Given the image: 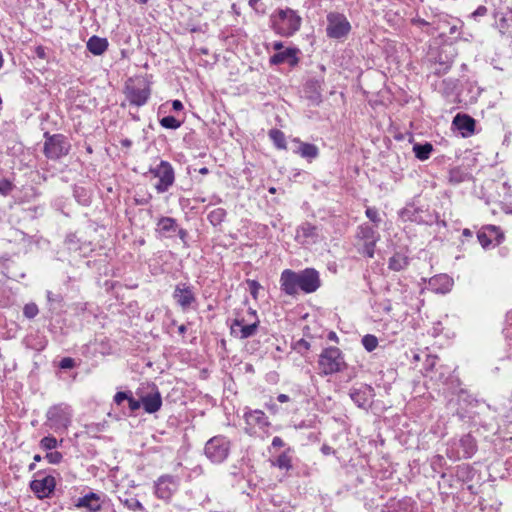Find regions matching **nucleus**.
Returning a JSON list of instances; mask_svg holds the SVG:
<instances>
[{"label": "nucleus", "instance_id": "1", "mask_svg": "<svg viewBox=\"0 0 512 512\" xmlns=\"http://www.w3.org/2000/svg\"><path fill=\"white\" fill-rule=\"evenodd\" d=\"M320 286V275L314 268H306L299 272L285 269L280 276L281 291L289 296H296L299 291L310 294L318 290Z\"/></svg>", "mask_w": 512, "mask_h": 512}, {"label": "nucleus", "instance_id": "2", "mask_svg": "<svg viewBox=\"0 0 512 512\" xmlns=\"http://www.w3.org/2000/svg\"><path fill=\"white\" fill-rule=\"evenodd\" d=\"M270 27L281 37H291L300 30L302 18L297 11L286 7L277 9L270 15Z\"/></svg>", "mask_w": 512, "mask_h": 512}, {"label": "nucleus", "instance_id": "3", "mask_svg": "<svg viewBox=\"0 0 512 512\" xmlns=\"http://www.w3.org/2000/svg\"><path fill=\"white\" fill-rule=\"evenodd\" d=\"M318 367L321 375L328 376L344 371L347 363L342 351L338 347L330 346L319 355Z\"/></svg>", "mask_w": 512, "mask_h": 512}, {"label": "nucleus", "instance_id": "4", "mask_svg": "<svg viewBox=\"0 0 512 512\" xmlns=\"http://www.w3.org/2000/svg\"><path fill=\"white\" fill-rule=\"evenodd\" d=\"M43 136L45 139L43 153L48 159L59 160L68 155L71 144L65 135L45 132Z\"/></svg>", "mask_w": 512, "mask_h": 512}, {"label": "nucleus", "instance_id": "5", "mask_svg": "<svg viewBox=\"0 0 512 512\" xmlns=\"http://www.w3.org/2000/svg\"><path fill=\"white\" fill-rule=\"evenodd\" d=\"M151 94L149 83L142 77L128 79L125 85V95L131 105L137 107L147 103Z\"/></svg>", "mask_w": 512, "mask_h": 512}, {"label": "nucleus", "instance_id": "6", "mask_svg": "<svg viewBox=\"0 0 512 512\" xmlns=\"http://www.w3.org/2000/svg\"><path fill=\"white\" fill-rule=\"evenodd\" d=\"M327 26L326 35L330 39H343L348 36L351 31V24L347 17L339 12H330L326 16Z\"/></svg>", "mask_w": 512, "mask_h": 512}, {"label": "nucleus", "instance_id": "7", "mask_svg": "<svg viewBox=\"0 0 512 512\" xmlns=\"http://www.w3.org/2000/svg\"><path fill=\"white\" fill-rule=\"evenodd\" d=\"M230 441L222 435L214 436L206 442L204 453L213 463H222L229 455Z\"/></svg>", "mask_w": 512, "mask_h": 512}, {"label": "nucleus", "instance_id": "8", "mask_svg": "<svg viewBox=\"0 0 512 512\" xmlns=\"http://www.w3.org/2000/svg\"><path fill=\"white\" fill-rule=\"evenodd\" d=\"M356 238L363 241L362 253L368 258H373L376 243L380 239V234L378 233L377 228L369 225L368 223H363L357 227Z\"/></svg>", "mask_w": 512, "mask_h": 512}, {"label": "nucleus", "instance_id": "9", "mask_svg": "<svg viewBox=\"0 0 512 512\" xmlns=\"http://www.w3.org/2000/svg\"><path fill=\"white\" fill-rule=\"evenodd\" d=\"M150 173L159 178V182L155 185L156 191L161 194L168 191L175 181V173L172 165L162 160L155 168H150Z\"/></svg>", "mask_w": 512, "mask_h": 512}, {"label": "nucleus", "instance_id": "10", "mask_svg": "<svg viewBox=\"0 0 512 512\" xmlns=\"http://www.w3.org/2000/svg\"><path fill=\"white\" fill-rule=\"evenodd\" d=\"M172 297L182 311L194 309L197 305V298L194 288L188 283H179L175 286Z\"/></svg>", "mask_w": 512, "mask_h": 512}, {"label": "nucleus", "instance_id": "11", "mask_svg": "<svg viewBox=\"0 0 512 512\" xmlns=\"http://www.w3.org/2000/svg\"><path fill=\"white\" fill-rule=\"evenodd\" d=\"M178 486V481L174 476L165 474L154 482V494L158 499L169 501Z\"/></svg>", "mask_w": 512, "mask_h": 512}, {"label": "nucleus", "instance_id": "12", "mask_svg": "<svg viewBox=\"0 0 512 512\" xmlns=\"http://www.w3.org/2000/svg\"><path fill=\"white\" fill-rule=\"evenodd\" d=\"M504 238V233L500 227L495 225L483 226L477 232V239L484 249L489 248L492 244L500 245L504 241Z\"/></svg>", "mask_w": 512, "mask_h": 512}, {"label": "nucleus", "instance_id": "13", "mask_svg": "<svg viewBox=\"0 0 512 512\" xmlns=\"http://www.w3.org/2000/svg\"><path fill=\"white\" fill-rule=\"evenodd\" d=\"M349 396L359 408L367 409L375 397V390L371 385L360 384L358 387L353 386L350 389Z\"/></svg>", "mask_w": 512, "mask_h": 512}, {"label": "nucleus", "instance_id": "14", "mask_svg": "<svg viewBox=\"0 0 512 512\" xmlns=\"http://www.w3.org/2000/svg\"><path fill=\"white\" fill-rule=\"evenodd\" d=\"M105 502L101 500V496L95 492H89L79 497L74 506L77 509H85L86 512H100L104 508Z\"/></svg>", "mask_w": 512, "mask_h": 512}, {"label": "nucleus", "instance_id": "15", "mask_svg": "<svg viewBox=\"0 0 512 512\" xmlns=\"http://www.w3.org/2000/svg\"><path fill=\"white\" fill-rule=\"evenodd\" d=\"M300 49L297 47H289L283 51L276 52L269 59L271 65H280L287 63L291 67H295L299 63Z\"/></svg>", "mask_w": 512, "mask_h": 512}, {"label": "nucleus", "instance_id": "16", "mask_svg": "<svg viewBox=\"0 0 512 512\" xmlns=\"http://www.w3.org/2000/svg\"><path fill=\"white\" fill-rule=\"evenodd\" d=\"M55 485V478L51 475H48L40 480H32L30 482V489L39 499H43L48 497L53 492Z\"/></svg>", "mask_w": 512, "mask_h": 512}, {"label": "nucleus", "instance_id": "17", "mask_svg": "<svg viewBox=\"0 0 512 512\" xmlns=\"http://www.w3.org/2000/svg\"><path fill=\"white\" fill-rule=\"evenodd\" d=\"M47 419L56 428H66L70 423V415L66 409L55 405L47 411Z\"/></svg>", "mask_w": 512, "mask_h": 512}, {"label": "nucleus", "instance_id": "18", "mask_svg": "<svg viewBox=\"0 0 512 512\" xmlns=\"http://www.w3.org/2000/svg\"><path fill=\"white\" fill-rule=\"evenodd\" d=\"M244 419L249 430L264 429L270 425L268 417L262 410H250L244 413Z\"/></svg>", "mask_w": 512, "mask_h": 512}, {"label": "nucleus", "instance_id": "19", "mask_svg": "<svg viewBox=\"0 0 512 512\" xmlns=\"http://www.w3.org/2000/svg\"><path fill=\"white\" fill-rule=\"evenodd\" d=\"M415 502L410 497L390 499L381 512H414Z\"/></svg>", "mask_w": 512, "mask_h": 512}, {"label": "nucleus", "instance_id": "20", "mask_svg": "<svg viewBox=\"0 0 512 512\" xmlns=\"http://www.w3.org/2000/svg\"><path fill=\"white\" fill-rule=\"evenodd\" d=\"M452 123L464 137L471 136L475 131L476 121L468 114L458 113Z\"/></svg>", "mask_w": 512, "mask_h": 512}, {"label": "nucleus", "instance_id": "21", "mask_svg": "<svg viewBox=\"0 0 512 512\" xmlns=\"http://www.w3.org/2000/svg\"><path fill=\"white\" fill-rule=\"evenodd\" d=\"M292 141L297 145L293 152L307 161L311 162L319 156V148L315 144L303 142L299 138Z\"/></svg>", "mask_w": 512, "mask_h": 512}, {"label": "nucleus", "instance_id": "22", "mask_svg": "<svg viewBox=\"0 0 512 512\" xmlns=\"http://www.w3.org/2000/svg\"><path fill=\"white\" fill-rule=\"evenodd\" d=\"M459 447L462 454L458 453V459H469L477 452V443L471 434H465L459 439Z\"/></svg>", "mask_w": 512, "mask_h": 512}, {"label": "nucleus", "instance_id": "23", "mask_svg": "<svg viewBox=\"0 0 512 512\" xmlns=\"http://www.w3.org/2000/svg\"><path fill=\"white\" fill-rule=\"evenodd\" d=\"M142 406L145 412L152 414L160 410L162 406V397L158 390L148 393L141 397Z\"/></svg>", "mask_w": 512, "mask_h": 512}, {"label": "nucleus", "instance_id": "24", "mask_svg": "<svg viewBox=\"0 0 512 512\" xmlns=\"http://www.w3.org/2000/svg\"><path fill=\"white\" fill-rule=\"evenodd\" d=\"M248 314L252 318H254V320L250 322L249 325L243 326L242 328L238 329V336H236L237 338L247 339L249 337L254 336L258 331L260 321L258 319L256 311L253 310L252 308H249Z\"/></svg>", "mask_w": 512, "mask_h": 512}, {"label": "nucleus", "instance_id": "25", "mask_svg": "<svg viewBox=\"0 0 512 512\" xmlns=\"http://www.w3.org/2000/svg\"><path fill=\"white\" fill-rule=\"evenodd\" d=\"M87 49L93 55L99 56L102 55L108 48V41L106 38H101L98 36H92L87 41Z\"/></svg>", "mask_w": 512, "mask_h": 512}, {"label": "nucleus", "instance_id": "26", "mask_svg": "<svg viewBox=\"0 0 512 512\" xmlns=\"http://www.w3.org/2000/svg\"><path fill=\"white\" fill-rule=\"evenodd\" d=\"M118 500L131 511H146V508L143 506V504L137 498L132 496L128 491H126L123 495L118 496Z\"/></svg>", "mask_w": 512, "mask_h": 512}, {"label": "nucleus", "instance_id": "27", "mask_svg": "<svg viewBox=\"0 0 512 512\" xmlns=\"http://www.w3.org/2000/svg\"><path fill=\"white\" fill-rule=\"evenodd\" d=\"M429 285L437 293H446L450 290L452 281L447 275H439L431 278Z\"/></svg>", "mask_w": 512, "mask_h": 512}, {"label": "nucleus", "instance_id": "28", "mask_svg": "<svg viewBox=\"0 0 512 512\" xmlns=\"http://www.w3.org/2000/svg\"><path fill=\"white\" fill-rule=\"evenodd\" d=\"M47 302L49 305V311L52 314H59L64 306V298L60 293H54L52 291L46 292Z\"/></svg>", "mask_w": 512, "mask_h": 512}, {"label": "nucleus", "instance_id": "29", "mask_svg": "<svg viewBox=\"0 0 512 512\" xmlns=\"http://www.w3.org/2000/svg\"><path fill=\"white\" fill-rule=\"evenodd\" d=\"M293 451L291 447H288L285 451H283L274 461H272V465L281 469L289 471L292 469V458L290 453Z\"/></svg>", "mask_w": 512, "mask_h": 512}, {"label": "nucleus", "instance_id": "30", "mask_svg": "<svg viewBox=\"0 0 512 512\" xmlns=\"http://www.w3.org/2000/svg\"><path fill=\"white\" fill-rule=\"evenodd\" d=\"M409 264V258L400 253L396 252L393 256L389 258L388 268L392 271H401L405 269Z\"/></svg>", "mask_w": 512, "mask_h": 512}, {"label": "nucleus", "instance_id": "31", "mask_svg": "<svg viewBox=\"0 0 512 512\" xmlns=\"http://www.w3.org/2000/svg\"><path fill=\"white\" fill-rule=\"evenodd\" d=\"M470 179V173L466 168L454 167L449 170L448 180L451 184L457 185Z\"/></svg>", "mask_w": 512, "mask_h": 512}, {"label": "nucleus", "instance_id": "32", "mask_svg": "<svg viewBox=\"0 0 512 512\" xmlns=\"http://www.w3.org/2000/svg\"><path fill=\"white\" fill-rule=\"evenodd\" d=\"M177 229L178 224L172 217H161L157 223V231L164 235L176 232Z\"/></svg>", "mask_w": 512, "mask_h": 512}, {"label": "nucleus", "instance_id": "33", "mask_svg": "<svg viewBox=\"0 0 512 512\" xmlns=\"http://www.w3.org/2000/svg\"><path fill=\"white\" fill-rule=\"evenodd\" d=\"M433 150H434V147L429 142H425L423 144H421V143L413 144V152L415 154V157L417 159H419L420 161H425V160L429 159Z\"/></svg>", "mask_w": 512, "mask_h": 512}, {"label": "nucleus", "instance_id": "34", "mask_svg": "<svg viewBox=\"0 0 512 512\" xmlns=\"http://www.w3.org/2000/svg\"><path fill=\"white\" fill-rule=\"evenodd\" d=\"M268 135L277 149L285 150L287 148L285 135L281 130L271 129Z\"/></svg>", "mask_w": 512, "mask_h": 512}, {"label": "nucleus", "instance_id": "35", "mask_svg": "<svg viewBox=\"0 0 512 512\" xmlns=\"http://www.w3.org/2000/svg\"><path fill=\"white\" fill-rule=\"evenodd\" d=\"M226 215L225 209L216 208L208 214L207 219L213 226H218L225 220Z\"/></svg>", "mask_w": 512, "mask_h": 512}, {"label": "nucleus", "instance_id": "36", "mask_svg": "<svg viewBox=\"0 0 512 512\" xmlns=\"http://www.w3.org/2000/svg\"><path fill=\"white\" fill-rule=\"evenodd\" d=\"M73 196L81 205L87 206L91 202L90 195L84 187L75 186L73 188Z\"/></svg>", "mask_w": 512, "mask_h": 512}, {"label": "nucleus", "instance_id": "37", "mask_svg": "<svg viewBox=\"0 0 512 512\" xmlns=\"http://www.w3.org/2000/svg\"><path fill=\"white\" fill-rule=\"evenodd\" d=\"M298 233H301L304 238H314L318 236L317 227L309 222L303 223L298 228Z\"/></svg>", "mask_w": 512, "mask_h": 512}, {"label": "nucleus", "instance_id": "38", "mask_svg": "<svg viewBox=\"0 0 512 512\" xmlns=\"http://www.w3.org/2000/svg\"><path fill=\"white\" fill-rule=\"evenodd\" d=\"M159 122L163 128L173 130L178 129L182 124V122L176 119L174 116H165L162 119H160Z\"/></svg>", "mask_w": 512, "mask_h": 512}, {"label": "nucleus", "instance_id": "39", "mask_svg": "<svg viewBox=\"0 0 512 512\" xmlns=\"http://www.w3.org/2000/svg\"><path fill=\"white\" fill-rule=\"evenodd\" d=\"M361 342L368 352H372L373 350H375L378 345L377 337L372 334H367L363 336Z\"/></svg>", "mask_w": 512, "mask_h": 512}, {"label": "nucleus", "instance_id": "40", "mask_svg": "<svg viewBox=\"0 0 512 512\" xmlns=\"http://www.w3.org/2000/svg\"><path fill=\"white\" fill-rule=\"evenodd\" d=\"M39 445L42 449L50 451L57 448L58 441L54 436H45L40 440Z\"/></svg>", "mask_w": 512, "mask_h": 512}, {"label": "nucleus", "instance_id": "41", "mask_svg": "<svg viewBox=\"0 0 512 512\" xmlns=\"http://www.w3.org/2000/svg\"><path fill=\"white\" fill-rule=\"evenodd\" d=\"M365 215L371 222L374 223V227L378 228L381 222L378 210L375 207H368L365 211Z\"/></svg>", "mask_w": 512, "mask_h": 512}, {"label": "nucleus", "instance_id": "42", "mask_svg": "<svg viewBox=\"0 0 512 512\" xmlns=\"http://www.w3.org/2000/svg\"><path fill=\"white\" fill-rule=\"evenodd\" d=\"M246 325H249V323L244 317L235 318L230 326L231 335L238 336V329Z\"/></svg>", "mask_w": 512, "mask_h": 512}, {"label": "nucleus", "instance_id": "43", "mask_svg": "<svg viewBox=\"0 0 512 512\" xmlns=\"http://www.w3.org/2000/svg\"><path fill=\"white\" fill-rule=\"evenodd\" d=\"M38 312V306L33 302L27 303L23 308V314L28 319H33L34 317H36Z\"/></svg>", "mask_w": 512, "mask_h": 512}, {"label": "nucleus", "instance_id": "44", "mask_svg": "<svg viewBox=\"0 0 512 512\" xmlns=\"http://www.w3.org/2000/svg\"><path fill=\"white\" fill-rule=\"evenodd\" d=\"M13 189L14 185L10 180L5 178L0 180V195L7 196L12 192Z\"/></svg>", "mask_w": 512, "mask_h": 512}, {"label": "nucleus", "instance_id": "45", "mask_svg": "<svg viewBox=\"0 0 512 512\" xmlns=\"http://www.w3.org/2000/svg\"><path fill=\"white\" fill-rule=\"evenodd\" d=\"M249 6L259 15L266 13V6L262 0H249Z\"/></svg>", "mask_w": 512, "mask_h": 512}, {"label": "nucleus", "instance_id": "46", "mask_svg": "<svg viewBox=\"0 0 512 512\" xmlns=\"http://www.w3.org/2000/svg\"><path fill=\"white\" fill-rule=\"evenodd\" d=\"M45 458L50 464H59L63 459V455L59 451H50L47 452Z\"/></svg>", "mask_w": 512, "mask_h": 512}, {"label": "nucleus", "instance_id": "47", "mask_svg": "<svg viewBox=\"0 0 512 512\" xmlns=\"http://www.w3.org/2000/svg\"><path fill=\"white\" fill-rule=\"evenodd\" d=\"M510 22H512V15L510 18H508L507 16H504V15H501L499 20H497V26L501 33H504L505 30L511 26Z\"/></svg>", "mask_w": 512, "mask_h": 512}, {"label": "nucleus", "instance_id": "48", "mask_svg": "<svg viewBox=\"0 0 512 512\" xmlns=\"http://www.w3.org/2000/svg\"><path fill=\"white\" fill-rule=\"evenodd\" d=\"M310 347H311L310 343L302 338V339H299L298 341H296L293 348L297 352L304 354V352H307L310 349Z\"/></svg>", "mask_w": 512, "mask_h": 512}, {"label": "nucleus", "instance_id": "49", "mask_svg": "<svg viewBox=\"0 0 512 512\" xmlns=\"http://www.w3.org/2000/svg\"><path fill=\"white\" fill-rule=\"evenodd\" d=\"M247 284H248L250 294L252 295V297L254 299H257L258 291L261 288L260 283L256 280L248 279Z\"/></svg>", "mask_w": 512, "mask_h": 512}, {"label": "nucleus", "instance_id": "50", "mask_svg": "<svg viewBox=\"0 0 512 512\" xmlns=\"http://www.w3.org/2000/svg\"><path fill=\"white\" fill-rule=\"evenodd\" d=\"M128 406L131 412H135L142 406L141 400H137L133 397L132 392H130L127 398Z\"/></svg>", "mask_w": 512, "mask_h": 512}, {"label": "nucleus", "instance_id": "51", "mask_svg": "<svg viewBox=\"0 0 512 512\" xmlns=\"http://www.w3.org/2000/svg\"><path fill=\"white\" fill-rule=\"evenodd\" d=\"M75 366H76L75 360L71 357H64L59 362V367L64 370L72 369Z\"/></svg>", "mask_w": 512, "mask_h": 512}, {"label": "nucleus", "instance_id": "52", "mask_svg": "<svg viewBox=\"0 0 512 512\" xmlns=\"http://www.w3.org/2000/svg\"><path fill=\"white\" fill-rule=\"evenodd\" d=\"M131 391H119L114 395V402L117 405H121L124 401H127Z\"/></svg>", "mask_w": 512, "mask_h": 512}, {"label": "nucleus", "instance_id": "53", "mask_svg": "<svg viewBox=\"0 0 512 512\" xmlns=\"http://www.w3.org/2000/svg\"><path fill=\"white\" fill-rule=\"evenodd\" d=\"M35 54L38 58L40 59H46L47 58V54H46V48L42 45H38L37 47H35Z\"/></svg>", "mask_w": 512, "mask_h": 512}, {"label": "nucleus", "instance_id": "54", "mask_svg": "<svg viewBox=\"0 0 512 512\" xmlns=\"http://www.w3.org/2000/svg\"><path fill=\"white\" fill-rule=\"evenodd\" d=\"M487 12H488L487 8L483 5H481L472 13V17L476 18L479 16H485L487 14Z\"/></svg>", "mask_w": 512, "mask_h": 512}, {"label": "nucleus", "instance_id": "55", "mask_svg": "<svg viewBox=\"0 0 512 512\" xmlns=\"http://www.w3.org/2000/svg\"><path fill=\"white\" fill-rule=\"evenodd\" d=\"M321 452L323 455L327 456V455L335 454L336 451L331 446H329L327 444H323L321 446Z\"/></svg>", "mask_w": 512, "mask_h": 512}, {"label": "nucleus", "instance_id": "56", "mask_svg": "<svg viewBox=\"0 0 512 512\" xmlns=\"http://www.w3.org/2000/svg\"><path fill=\"white\" fill-rule=\"evenodd\" d=\"M272 446L274 448H281L284 446V441L282 440V438H280L279 436H275L273 439H272Z\"/></svg>", "mask_w": 512, "mask_h": 512}, {"label": "nucleus", "instance_id": "57", "mask_svg": "<svg viewBox=\"0 0 512 512\" xmlns=\"http://www.w3.org/2000/svg\"><path fill=\"white\" fill-rule=\"evenodd\" d=\"M440 66L441 67L438 70H436V74L438 75L445 74L450 69V65H448L447 63H440Z\"/></svg>", "mask_w": 512, "mask_h": 512}, {"label": "nucleus", "instance_id": "58", "mask_svg": "<svg viewBox=\"0 0 512 512\" xmlns=\"http://www.w3.org/2000/svg\"><path fill=\"white\" fill-rule=\"evenodd\" d=\"M46 345H47V340H42L39 343H36L35 346H30V347L37 351H42L45 349Z\"/></svg>", "mask_w": 512, "mask_h": 512}, {"label": "nucleus", "instance_id": "59", "mask_svg": "<svg viewBox=\"0 0 512 512\" xmlns=\"http://www.w3.org/2000/svg\"><path fill=\"white\" fill-rule=\"evenodd\" d=\"M183 104L180 100H174L172 102V108L174 111H181L183 109Z\"/></svg>", "mask_w": 512, "mask_h": 512}, {"label": "nucleus", "instance_id": "60", "mask_svg": "<svg viewBox=\"0 0 512 512\" xmlns=\"http://www.w3.org/2000/svg\"><path fill=\"white\" fill-rule=\"evenodd\" d=\"M307 86L316 91L317 88H320V82L317 80H311L307 83Z\"/></svg>", "mask_w": 512, "mask_h": 512}, {"label": "nucleus", "instance_id": "61", "mask_svg": "<svg viewBox=\"0 0 512 512\" xmlns=\"http://www.w3.org/2000/svg\"><path fill=\"white\" fill-rule=\"evenodd\" d=\"M120 143H121L122 147H124L126 149H129L132 146V141L128 138L122 139Z\"/></svg>", "mask_w": 512, "mask_h": 512}, {"label": "nucleus", "instance_id": "62", "mask_svg": "<svg viewBox=\"0 0 512 512\" xmlns=\"http://www.w3.org/2000/svg\"><path fill=\"white\" fill-rule=\"evenodd\" d=\"M277 400L280 402V403H286L290 400L289 396L286 395V394H279L277 396Z\"/></svg>", "mask_w": 512, "mask_h": 512}, {"label": "nucleus", "instance_id": "63", "mask_svg": "<svg viewBox=\"0 0 512 512\" xmlns=\"http://www.w3.org/2000/svg\"><path fill=\"white\" fill-rule=\"evenodd\" d=\"M283 47H284V46H283V43H282L281 41H275V42L273 43V49H274L275 51H277V52L282 51V48H283Z\"/></svg>", "mask_w": 512, "mask_h": 512}, {"label": "nucleus", "instance_id": "64", "mask_svg": "<svg viewBox=\"0 0 512 512\" xmlns=\"http://www.w3.org/2000/svg\"><path fill=\"white\" fill-rule=\"evenodd\" d=\"M409 214H410V210L407 209V208L403 209L402 212H401V216L404 219L413 220L412 217Z\"/></svg>", "mask_w": 512, "mask_h": 512}]
</instances>
